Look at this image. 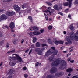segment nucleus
Returning a JSON list of instances; mask_svg holds the SVG:
<instances>
[{"label": "nucleus", "mask_w": 78, "mask_h": 78, "mask_svg": "<svg viewBox=\"0 0 78 78\" xmlns=\"http://www.w3.org/2000/svg\"><path fill=\"white\" fill-rule=\"evenodd\" d=\"M70 37L69 36H67L66 37V40L67 41V42L65 43L66 45H68L69 44H71L72 41L71 40H76V41H78V32H77L76 33H74V32H72L70 33Z\"/></svg>", "instance_id": "1"}, {"label": "nucleus", "mask_w": 78, "mask_h": 78, "mask_svg": "<svg viewBox=\"0 0 78 78\" xmlns=\"http://www.w3.org/2000/svg\"><path fill=\"white\" fill-rule=\"evenodd\" d=\"M59 64L62 66H65L67 65V63L64 60H62V61H60L59 60L57 59L55 61H54L51 64L52 66H56L59 65Z\"/></svg>", "instance_id": "2"}, {"label": "nucleus", "mask_w": 78, "mask_h": 78, "mask_svg": "<svg viewBox=\"0 0 78 78\" xmlns=\"http://www.w3.org/2000/svg\"><path fill=\"white\" fill-rule=\"evenodd\" d=\"M51 48L52 49L47 51L45 53V58L48 57V56H49V55L52 53H53V55H57V53H58V51L55 50V49L54 47H51Z\"/></svg>", "instance_id": "3"}, {"label": "nucleus", "mask_w": 78, "mask_h": 78, "mask_svg": "<svg viewBox=\"0 0 78 78\" xmlns=\"http://www.w3.org/2000/svg\"><path fill=\"white\" fill-rule=\"evenodd\" d=\"M54 9L55 10H59L62 9V5L61 4H58V5H55L54 6Z\"/></svg>", "instance_id": "4"}, {"label": "nucleus", "mask_w": 78, "mask_h": 78, "mask_svg": "<svg viewBox=\"0 0 78 78\" xmlns=\"http://www.w3.org/2000/svg\"><path fill=\"white\" fill-rule=\"evenodd\" d=\"M14 55H15L16 57H17V59L18 60V62H23V60H22V58L20 57L19 56L16 54H13L12 55V56H14Z\"/></svg>", "instance_id": "5"}, {"label": "nucleus", "mask_w": 78, "mask_h": 78, "mask_svg": "<svg viewBox=\"0 0 78 78\" xmlns=\"http://www.w3.org/2000/svg\"><path fill=\"white\" fill-rule=\"evenodd\" d=\"M13 8L16 12H19L20 11V7H19V6L17 5H14Z\"/></svg>", "instance_id": "6"}, {"label": "nucleus", "mask_w": 78, "mask_h": 78, "mask_svg": "<svg viewBox=\"0 0 78 78\" xmlns=\"http://www.w3.org/2000/svg\"><path fill=\"white\" fill-rule=\"evenodd\" d=\"M57 70H58L55 67H53L52 68H51L50 72L51 73L53 74L54 73H55V72H56Z\"/></svg>", "instance_id": "7"}, {"label": "nucleus", "mask_w": 78, "mask_h": 78, "mask_svg": "<svg viewBox=\"0 0 78 78\" xmlns=\"http://www.w3.org/2000/svg\"><path fill=\"white\" fill-rule=\"evenodd\" d=\"M0 19L1 20H6L8 19V17L5 15H2L0 17Z\"/></svg>", "instance_id": "8"}, {"label": "nucleus", "mask_w": 78, "mask_h": 78, "mask_svg": "<svg viewBox=\"0 0 78 78\" xmlns=\"http://www.w3.org/2000/svg\"><path fill=\"white\" fill-rule=\"evenodd\" d=\"M48 59L50 62L53 61L55 60V57L53 55L51 56L48 57Z\"/></svg>", "instance_id": "9"}, {"label": "nucleus", "mask_w": 78, "mask_h": 78, "mask_svg": "<svg viewBox=\"0 0 78 78\" xmlns=\"http://www.w3.org/2000/svg\"><path fill=\"white\" fill-rule=\"evenodd\" d=\"M30 29L31 31L34 30V31H36V30H38V28L36 27H30Z\"/></svg>", "instance_id": "10"}, {"label": "nucleus", "mask_w": 78, "mask_h": 78, "mask_svg": "<svg viewBox=\"0 0 78 78\" xmlns=\"http://www.w3.org/2000/svg\"><path fill=\"white\" fill-rule=\"evenodd\" d=\"M43 12H45L46 13H47V15H48V16H51V13H52V12H51L50 10H45V11Z\"/></svg>", "instance_id": "11"}, {"label": "nucleus", "mask_w": 78, "mask_h": 78, "mask_svg": "<svg viewBox=\"0 0 78 78\" xmlns=\"http://www.w3.org/2000/svg\"><path fill=\"white\" fill-rule=\"evenodd\" d=\"M45 50V48H43L41 49L37 53L38 55H42V51Z\"/></svg>", "instance_id": "12"}, {"label": "nucleus", "mask_w": 78, "mask_h": 78, "mask_svg": "<svg viewBox=\"0 0 78 78\" xmlns=\"http://www.w3.org/2000/svg\"><path fill=\"white\" fill-rule=\"evenodd\" d=\"M72 5V3H69L68 2H66L65 3H64V5L65 6H69V8H70L71 7V5Z\"/></svg>", "instance_id": "13"}, {"label": "nucleus", "mask_w": 78, "mask_h": 78, "mask_svg": "<svg viewBox=\"0 0 78 78\" xmlns=\"http://www.w3.org/2000/svg\"><path fill=\"white\" fill-rule=\"evenodd\" d=\"M10 28L13 29L14 28V22H11L10 24Z\"/></svg>", "instance_id": "14"}, {"label": "nucleus", "mask_w": 78, "mask_h": 78, "mask_svg": "<svg viewBox=\"0 0 78 78\" xmlns=\"http://www.w3.org/2000/svg\"><path fill=\"white\" fill-rule=\"evenodd\" d=\"M28 4L27 3H24L23 5H22L21 7L23 9H24L25 8H28Z\"/></svg>", "instance_id": "15"}, {"label": "nucleus", "mask_w": 78, "mask_h": 78, "mask_svg": "<svg viewBox=\"0 0 78 78\" xmlns=\"http://www.w3.org/2000/svg\"><path fill=\"white\" fill-rule=\"evenodd\" d=\"M9 65L11 66H14V65H15V63L14 62H12V61H11L9 62Z\"/></svg>", "instance_id": "16"}, {"label": "nucleus", "mask_w": 78, "mask_h": 78, "mask_svg": "<svg viewBox=\"0 0 78 78\" xmlns=\"http://www.w3.org/2000/svg\"><path fill=\"white\" fill-rule=\"evenodd\" d=\"M47 10H49V11H51L52 13L53 12L55 11L54 9H51V8L50 7H48V9H47Z\"/></svg>", "instance_id": "17"}, {"label": "nucleus", "mask_w": 78, "mask_h": 78, "mask_svg": "<svg viewBox=\"0 0 78 78\" xmlns=\"http://www.w3.org/2000/svg\"><path fill=\"white\" fill-rule=\"evenodd\" d=\"M41 34V32H34L33 33V34L34 35H39Z\"/></svg>", "instance_id": "18"}, {"label": "nucleus", "mask_w": 78, "mask_h": 78, "mask_svg": "<svg viewBox=\"0 0 78 78\" xmlns=\"http://www.w3.org/2000/svg\"><path fill=\"white\" fill-rule=\"evenodd\" d=\"M72 71H73V70L72 68H69L66 70V71L67 72H69V73H70L71 72H72Z\"/></svg>", "instance_id": "19"}, {"label": "nucleus", "mask_w": 78, "mask_h": 78, "mask_svg": "<svg viewBox=\"0 0 78 78\" xmlns=\"http://www.w3.org/2000/svg\"><path fill=\"white\" fill-rule=\"evenodd\" d=\"M55 41H53V42L54 43H55V44L57 45H58V44H59V41H56V40H55Z\"/></svg>", "instance_id": "20"}, {"label": "nucleus", "mask_w": 78, "mask_h": 78, "mask_svg": "<svg viewBox=\"0 0 78 78\" xmlns=\"http://www.w3.org/2000/svg\"><path fill=\"white\" fill-rule=\"evenodd\" d=\"M14 70H13L12 69H10L9 71V72H8V74H10L13 73H14Z\"/></svg>", "instance_id": "21"}, {"label": "nucleus", "mask_w": 78, "mask_h": 78, "mask_svg": "<svg viewBox=\"0 0 78 78\" xmlns=\"http://www.w3.org/2000/svg\"><path fill=\"white\" fill-rule=\"evenodd\" d=\"M70 28L72 31H74V30H75L74 29V27L72 26V25H70Z\"/></svg>", "instance_id": "22"}, {"label": "nucleus", "mask_w": 78, "mask_h": 78, "mask_svg": "<svg viewBox=\"0 0 78 78\" xmlns=\"http://www.w3.org/2000/svg\"><path fill=\"white\" fill-rule=\"evenodd\" d=\"M41 48H36L35 49V51L36 52H38V51H40V50H41Z\"/></svg>", "instance_id": "23"}, {"label": "nucleus", "mask_w": 78, "mask_h": 78, "mask_svg": "<svg viewBox=\"0 0 78 78\" xmlns=\"http://www.w3.org/2000/svg\"><path fill=\"white\" fill-rule=\"evenodd\" d=\"M17 41L15 39H13L12 41L13 44H14L15 45H16V44H17Z\"/></svg>", "instance_id": "24"}, {"label": "nucleus", "mask_w": 78, "mask_h": 78, "mask_svg": "<svg viewBox=\"0 0 78 78\" xmlns=\"http://www.w3.org/2000/svg\"><path fill=\"white\" fill-rule=\"evenodd\" d=\"M41 45V43L39 42H37L36 43V47H39Z\"/></svg>", "instance_id": "25"}, {"label": "nucleus", "mask_w": 78, "mask_h": 78, "mask_svg": "<svg viewBox=\"0 0 78 78\" xmlns=\"http://www.w3.org/2000/svg\"><path fill=\"white\" fill-rule=\"evenodd\" d=\"M15 52V50L14 49L12 51H9L7 52V53H13Z\"/></svg>", "instance_id": "26"}, {"label": "nucleus", "mask_w": 78, "mask_h": 78, "mask_svg": "<svg viewBox=\"0 0 78 78\" xmlns=\"http://www.w3.org/2000/svg\"><path fill=\"white\" fill-rule=\"evenodd\" d=\"M54 76L51 75H48L47 76V78H53Z\"/></svg>", "instance_id": "27"}, {"label": "nucleus", "mask_w": 78, "mask_h": 78, "mask_svg": "<svg viewBox=\"0 0 78 78\" xmlns=\"http://www.w3.org/2000/svg\"><path fill=\"white\" fill-rule=\"evenodd\" d=\"M55 76H61L60 72L56 73L55 74Z\"/></svg>", "instance_id": "28"}, {"label": "nucleus", "mask_w": 78, "mask_h": 78, "mask_svg": "<svg viewBox=\"0 0 78 78\" xmlns=\"http://www.w3.org/2000/svg\"><path fill=\"white\" fill-rule=\"evenodd\" d=\"M6 15H7V16H11V12L9 11L7 12L6 13Z\"/></svg>", "instance_id": "29"}, {"label": "nucleus", "mask_w": 78, "mask_h": 78, "mask_svg": "<svg viewBox=\"0 0 78 78\" xmlns=\"http://www.w3.org/2000/svg\"><path fill=\"white\" fill-rule=\"evenodd\" d=\"M28 19L30 21V22H32L33 21V18H32V17L31 16H29L28 17Z\"/></svg>", "instance_id": "30"}, {"label": "nucleus", "mask_w": 78, "mask_h": 78, "mask_svg": "<svg viewBox=\"0 0 78 78\" xmlns=\"http://www.w3.org/2000/svg\"><path fill=\"white\" fill-rule=\"evenodd\" d=\"M28 34L30 35V36L31 37H32V36H33V33L31 32H28Z\"/></svg>", "instance_id": "31"}, {"label": "nucleus", "mask_w": 78, "mask_h": 78, "mask_svg": "<svg viewBox=\"0 0 78 78\" xmlns=\"http://www.w3.org/2000/svg\"><path fill=\"white\" fill-rule=\"evenodd\" d=\"M46 3L48 5H49V6H50L52 5V4L50 2H46Z\"/></svg>", "instance_id": "32"}, {"label": "nucleus", "mask_w": 78, "mask_h": 78, "mask_svg": "<svg viewBox=\"0 0 78 78\" xmlns=\"http://www.w3.org/2000/svg\"><path fill=\"white\" fill-rule=\"evenodd\" d=\"M9 58H11L13 60H16V57H9Z\"/></svg>", "instance_id": "33"}, {"label": "nucleus", "mask_w": 78, "mask_h": 78, "mask_svg": "<svg viewBox=\"0 0 78 78\" xmlns=\"http://www.w3.org/2000/svg\"><path fill=\"white\" fill-rule=\"evenodd\" d=\"M58 41L59 44H64V41Z\"/></svg>", "instance_id": "34"}, {"label": "nucleus", "mask_w": 78, "mask_h": 78, "mask_svg": "<svg viewBox=\"0 0 78 78\" xmlns=\"http://www.w3.org/2000/svg\"><path fill=\"white\" fill-rule=\"evenodd\" d=\"M36 37H34L33 38V43H35V42L36 41Z\"/></svg>", "instance_id": "35"}, {"label": "nucleus", "mask_w": 78, "mask_h": 78, "mask_svg": "<svg viewBox=\"0 0 78 78\" xmlns=\"http://www.w3.org/2000/svg\"><path fill=\"white\" fill-rule=\"evenodd\" d=\"M48 42L49 44H51V40L50 38H49L48 40Z\"/></svg>", "instance_id": "36"}, {"label": "nucleus", "mask_w": 78, "mask_h": 78, "mask_svg": "<svg viewBox=\"0 0 78 78\" xmlns=\"http://www.w3.org/2000/svg\"><path fill=\"white\" fill-rule=\"evenodd\" d=\"M15 14V12H10V16H13Z\"/></svg>", "instance_id": "37"}, {"label": "nucleus", "mask_w": 78, "mask_h": 78, "mask_svg": "<svg viewBox=\"0 0 78 78\" xmlns=\"http://www.w3.org/2000/svg\"><path fill=\"white\" fill-rule=\"evenodd\" d=\"M41 45L42 47H47V44H41Z\"/></svg>", "instance_id": "38"}, {"label": "nucleus", "mask_w": 78, "mask_h": 78, "mask_svg": "<svg viewBox=\"0 0 78 78\" xmlns=\"http://www.w3.org/2000/svg\"><path fill=\"white\" fill-rule=\"evenodd\" d=\"M60 75L61 76H62V75H63L64 74V73L62 72H60Z\"/></svg>", "instance_id": "39"}, {"label": "nucleus", "mask_w": 78, "mask_h": 78, "mask_svg": "<svg viewBox=\"0 0 78 78\" xmlns=\"http://www.w3.org/2000/svg\"><path fill=\"white\" fill-rule=\"evenodd\" d=\"M48 30H51V29H52V26H49L48 27Z\"/></svg>", "instance_id": "40"}, {"label": "nucleus", "mask_w": 78, "mask_h": 78, "mask_svg": "<svg viewBox=\"0 0 78 78\" xmlns=\"http://www.w3.org/2000/svg\"><path fill=\"white\" fill-rule=\"evenodd\" d=\"M28 76L27 74H25L24 75V77L25 78H28Z\"/></svg>", "instance_id": "41"}, {"label": "nucleus", "mask_w": 78, "mask_h": 78, "mask_svg": "<svg viewBox=\"0 0 78 78\" xmlns=\"http://www.w3.org/2000/svg\"><path fill=\"white\" fill-rule=\"evenodd\" d=\"M8 78H12V76L11 75V74L8 77Z\"/></svg>", "instance_id": "42"}, {"label": "nucleus", "mask_w": 78, "mask_h": 78, "mask_svg": "<svg viewBox=\"0 0 78 78\" xmlns=\"http://www.w3.org/2000/svg\"><path fill=\"white\" fill-rule=\"evenodd\" d=\"M3 33L2 32H0V37H3Z\"/></svg>", "instance_id": "43"}, {"label": "nucleus", "mask_w": 78, "mask_h": 78, "mask_svg": "<svg viewBox=\"0 0 78 78\" xmlns=\"http://www.w3.org/2000/svg\"><path fill=\"white\" fill-rule=\"evenodd\" d=\"M75 4H78V0H76L75 1V2H74Z\"/></svg>", "instance_id": "44"}, {"label": "nucleus", "mask_w": 78, "mask_h": 78, "mask_svg": "<svg viewBox=\"0 0 78 78\" xmlns=\"http://www.w3.org/2000/svg\"><path fill=\"white\" fill-rule=\"evenodd\" d=\"M40 31L41 32H40V33H43L44 32V29L41 30H40Z\"/></svg>", "instance_id": "45"}, {"label": "nucleus", "mask_w": 78, "mask_h": 78, "mask_svg": "<svg viewBox=\"0 0 78 78\" xmlns=\"http://www.w3.org/2000/svg\"><path fill=\"white\" fill-rule=\"evenodd\" d=\"M68 2H69V3H72V0H67Z\"/></svg>", "instance_id": "46"}, {"label": "nucleus", "mask_w": 78, "mask_h": 78, "mask_svg": "<svg viewBox=\"0 0 78 78\" xmlns=\"http://www.w3.org/2000/svg\"><path fill=\"white\" fill-rule=\"evenodd\" d=\"M24 42V39H22L21 40V44H23V43Z\"/></svg>", "instance_id": "47"}, {"label": "nucleus", "mask_w": 78, "mask_h": 78, "mask_svg": "<svg viewBox=\"0 0 78 78\" xmlns=\"http://www.w3.org/2000/svg\"><path fill=\"white\" fill-rule=\"evenodd\" d=\"M39 65V62H37L35 63V66H37Z\"/></svg>", "instance_id": "48"}, {"label": "nucleus", "mask_w": 78, "mask_h": 78, "mask_svg": "<svg viewBox=\"0 0 78 78\" xmlns=\"http://www.w3.org/2000/svg\"><path fill=\"white\" fill-rule=\"evenodd\" d=\"M69 11V10H68V9H66V10L65 11V12H68Z\"/></svg>", "instance_id": "49"}, {"label": "nucleus", "mask_w": 78, "mask_h": 78, "mask_svg": "<svg viewBox=\"0 0 78 78\" xmlns=\"http://www.w3.org/2000/svg\"><path fill=\"white\" fill-rule=\"evenodd\" d=\"M58 14H60L61 16H63V13H62L61 12L58 13Z\"/></svg>", "instance_id": "50"}, {"label": "nucleus", "mask_w": 78, "mask_h": 78, "mask_svg": "<svg viewBox=\"0 0 78 78\" xmlns=\"http://www.w3.org/2000/svg\"><path fill=\"white\" fill-rule=\"evenodd\" d=\"M71 58H68V61H71Z\"/></svg>", "instance_id": "51"}, {"label": "nucleus", "mask_w": 78, "mask_h": 78, "mask_svg": "<svg viewBox=\"0 0 78 78\" xmlns=\"http://www.w3.org/2000/svg\"><path fill=\"white\" fill-rule=\"evenodd\" d=\"M68 17L69 18V19H71V15H68Z\"/></svg>", "instance_id": "52"}, {"label": "nucleus", "mask_w": 78, "mask_h": 78, "mask_svg": "<svg viewBox=\"0 0 78 78\" xmlns=\"http://www.w3.org/2000/svg\"><path fill=\"white\" fill-rule=\"evenodd\" d=\"M32 52V49H31L29 53V55H30V54H31Z\"/></svg>", "instance_id": "53"}, {"label": "nucleus", "mask_w": 78, "mask_h": 78, "mask_svg": "<svg viewBox=\"0 0 78 78\" xmlns=\"http://www.w3.org/2000/svg\"><path fill=\"white\" fill-rule=\"evenodd\" d=\"M45 17L46 20H48V17H47V16H46Z\"/></svg>", "instance_id": "54"}, {"label": "nucleus", "mask_w": 78, "mask_h": 78, "mask_svg": "<svg viewBox=\"0 0 78 78\" xmlns=\"http://www.w3.org/2000/svg\"><path fill=\"white\" fill-rule=\"evenodd\" d=\"M49 21H52L53 19L52 18H50L49 19Z\"/></svg>", "instance_id": "55"}, {"label": "nucleus", "mask_w": 78, "mask_h": 78, "mask_svg": "<svg viewBox=\"0 0 78 78\" xmlns=\"http://www.w3.org/2000/svg\"><path fill=\"white\" fill-rule=\"evenodd\" d=\"M0 44H1V45H2V44H3V41H2L1 42Z\"/></svg>", "instance_id": "56"}, {"label": "nucleus", "mask_w": 78, "mask_h": 78, "mask_svg": "<svg viewBox=\"0 0 78 78\" xmlns=\"http://www.w3.org/2000/svg\"><path fill=\"white\" fill-rule=\"evenodd\" d=\"M73 78H78V77H77V76H73Z\"/></svg>", "instance_id": "57"}, {"label": "nucleus", "mask_w": 78, "mask_h": 78, "mask_svg": "<svg viewBox=\"0 0 78 78\" xmlns=\"http://www.w3.org/2000/svg\"><path fill=\"white\" fill-rule=\"evenodd\" d=\"M5 10H0V12H2L3 11H4Z\"/></svg>", "instance_id": "58"}, {"label": "nucleus", "mask_w": 78, "mask_h": 78, "mask_svg": "<svg viewBox=\"0 0 78 78\" xmlns=\"http://www.w3.org/2000/svg\"><path fill=\"white\" fill-rule=\"evenodd\" d=\"M31 47L32 48H33L34 47V44L32 45L31 46Z\"/></svg>", "instance_id": "59"}, {"label": "nucleus", "mask_w": 78, "mask_h": 78, "mask_svg": "<svg viewBox=\"0 0 78 78\" xmlns=\"http://www.w3.org/2000/svg\"><path fill=\"white\" fill-rule=\"evenodd\" d=\"M28 51H29V49H27L26 51H25V52L27 53Z\"/></svg>", "instance_id": "60"}, {"label": "nucleus", "mask_w": 78, "mask_h": 78, "mask_svg": "<svg viewBox=\"0 0 78 78\" xmlns=\"http://www.w3.org/2000/svg\"><path fill=\"white\" fill-rule=\"evenodd\" d=\"M23 69L24 70H27V67H24L23 68Z\"/></svg>", "instance_id": "61"}, {"label": "nucleus", "mask_w": 78, "mask_h": 78, "mask_svg": "<svg viewBox=\"0 0 78 78\" xmlns=\"http://www.w3.org/2000/svg\"><path fill=\"white\" fill-rule=\"evenodd\" d=\"M9 44H7V45H6V47H7V48L9 47Z\"/></svg>", "instance_id": "62"}, {"label": "nucleus", "mask_w": 78, "mask_h": 78, "mask_svg": "<svg viewBox=\"0 0 78 78\" xmlns=\"http://www.w3.org/2000/svg\"><path fill=\"white\" fill-rule=\"evenodd\" d=\"M5 28H7V29H8V27L7 26H4Z\"/></svg>", "instance_id": "63"}, {"label": "nucleus", "mask_w": 78, "mask_h": 78, "mask_svg": "<svg viewBox=\"0 0 78 78\" xmlns=\"http://www.w3.org/2000/svg\"><path fill=\"white\" fill-rule=\"evenodd\" d=\"M3 64V62H2L1 63H0V66H1Z\"/></svg>", "instance_id": "64"}]
</instances>
